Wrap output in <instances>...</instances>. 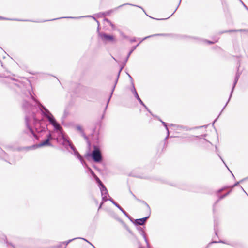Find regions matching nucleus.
<instances>
[{"mask_svg": "<svg viewBox=\"0 0 248 248\" xmlns=\"http://www.w3.org/2000/svg\"><path fill=\"white\" fill-rule=\"evenodd\" d=\"M84 17H93L97 23L98 26L99 25V21H97L96 18L91 16H83L81 17H66L65 18H79ZM98 35L100 40L105 43H113L116 41V39L115 36L110 34H108L104 32H101L99 31V27H98Z\"/></svg>", "mask_w": 248, "mask_h": 248, "instance_id": "obj_1", "label": "nucleus"}, {"mask_svg": "<svg viewBox=\"0 0 248 248\" xmlns=\"http://www.w3.org/2000/svg\"><path fill=\"white\" fill-rule=\"evenodd\" d=\"M92 156L95 162H99L102 160L101 152L97 147H94V150L92 152Z\"/></svg>", "mask_w": 248, "mask_h": 248, "instance_id": "obj_2", "label": "nucleus"}, {"mask_svg": "<svg viewBox=\"0 0 248 248\" xmlns=\"http://www.w3.org/2000/svg\"><path fill=\"white\" fill-rule=\"evenodd\" d=\"M51 138V136L50 134H49L47 136V139L45 141H43L41 142L40 144L38 145H34L32 146H30L28 147V149H35L38 147L44 146L46 145H48L51 146V143L50 142V140Z\"/></svg>", "mask_w": 248, "mask_h": 248, "instance_id": "obj_3", "label": "nucleus"}, {"mask_svg": "<svg viewBox=\"0 0 248 248\" xmlns=\"http://www.w3.org/2000/svg\"><path fill=\"white\" fill-rule=\"evenodd\" d=\"M155 35H151V36H147V37H146L145 38H144L143 39H142V40L140 39H138L137 40L135 39V38H133L131 40V42H137L138 41V43L135 45V46H138L140 44V43L144 40H145V39L146 38H148L149 37H150L151 36H155Z\"/></svg>", "mask_w": 248, "mask_h": 248, "instance_id": "obj_4", "label": "nucleus"}, {"mask_svg": "<svg viewBox=\"0 0 248 248\" xmlns=\"http://www.w3.org/2000/svg\"><path fill=\"white\" fill-rule=\"evenodd\" d=\"M148 217H149V216H147L146 217H143L141 219H136V222L138 224L142 225L144 224V223L146 221L147 218Z\"/></svg>", "mask_w": 248, "mask_h": 248, "instance_id": "obj_5", "label": "nucleus"}, {"mask_svg": "<svg viewBox=\"0 0 248 248\" xmlns=\"http://www.w3.org/2000/svg\"><path fill=\"white\" fill-rule=\"evenodd\" d=\"M248 30L247 29H239V30H228L225 31L224 32H248Z\"/></svg>", "mask_w": 248, "mask_h": 248, "instance_id": "obj_6", "label": "nucleus"}, {"mask_svg": "<svg viewBox=\"0 0 248 248\" xmlns=\"http://www.w3.org/2000/svg\"><path fill=\"white\" fill-rule=\"evenodd\" d=\"M49 121L52 124H53L55 122H56V120L53 117H48Z\"/></svg>", "mask_w": 248, "mask_h": 248, "instance_id": "obj_7", "label": "nucleus"}, {"mask_svg": "<svg viewBox=\"0 0 248 248\" xmlns=\"http://www.w3.org/2000/svg\"><path fill=\"white\" fill-rule=\"evenodd\" d=\"M105 21H106L107 23H108L110 25V26H111V27H112L113 29H114V27H114V24H113L112 23V22H111L109 20H108V19H105Z\"/></svg>", "mask_w": 248, "mask_h": 248, "instance_id": "obj_8", "label": "nucleus"}, {"mask_svg": "<svg viewBox=\"0 0 248 248\" xmlns=\"http://www.w3.org/2000/svg\"><path fill=\"white\" fill-rule=\"evenodd\" d=\"M52 125L57 129L60 128V124L57 122H55Z\"/></svg>", "mask_w": 248, "mask_h": 248, "instance_id": "obj_9", "label": "nucleus"}, {"mask_svg": "<svg viewBox=\"0 0 248 248\" xmlns=\"http://www.w3.org/2000/svg\"><path fill=\"white\" fill-rule=\"evenodd\" d=\"M97 182L103 187H104V185L102 184V183L101 182V181H100V180L97 177H96L95 178Z\"/></svg>", "mask_w": 248, "mask_h": 248, "instance_id": "obj_10", "label": "nucleus"}, {"mask_svg": "<svg viewBox=\"0 0 248 248\" xmlns=\"http://www.w3.org/2000/svg\"><path fill=\"white\" fill-rule=\"evenodd\" d=\"M145 205L146 208H147V209L148 210H149L150 208H149V205H148L147 203H145Z\"/></svg>", "mask_w": 248, "mask_h": 248, "instance_id": "obj_11", "label": "nucleus"}, {"mask_svg": "<svg viewBox=\"0 0 248 248\" xmlns=\"http://www.w3.org/2000/svg\"><path fill=\"white\" fill-rule=\"evenodd\" d=\"M163 143L164 144L163 147H164L165 145L166 144V139L164 140L163 141Z\"/></svg>", "mask_w": 248, "mask_h": 248, "instance_id": "obj_12", "label": "nucleus"}, {"mask_svg": "<svg viewBox=\"0 0 248 248\" xmlns=\"http://www.w3.org/2000/svg\"><path fill=\"white\" fill-rule=\"evenodd\" d=\"M105 205V203H102L99 207V209L101 208L102 206H104Z\"/></svg>", "mask_w": 248, "mask_h": 248, "instance_id": "obj_13", "label": "nucleus"}, {"mask_svg": "<svg viewBox=\"0 0 248 248\" xmlns=\"http://www.w3.org/2000/svg\"><path fill=\"white\" fill-rule=\"evenodd\" d=\"M206 42H207L206 45H211V44H213V42H211V41H206Z\"/></svg>", "mask_w": 248, "mask_h": 248, "instance_id": "obj_14", "label": "nucleus"}, {"mask_svg": "<svg viewBox=\"0 0 248 248\" xmlns=\"http://www.w3.org/2000/svg\"><path fill=\"white\" fill-rule=\"evenodd\" d=\"M128 4H129V5L130 4L126 3V4H122V5H121L119 6V7H118L117 8H116V9H118V8H120V7H122V6H124V5H128Z\"/></svg>", "mask_w": 248, "mask_h": 248, "instance_id": "obj_15", "label": "nucleus"}, {"mask_svg": "<svg viewBox=\"0 0 248 248\" xmlns=\"http://www.w3.org/2000/svg\"><path fill=\"white\" fill-rule=\"evenodd\" d=\"M241 2L242 3L243 5L244 6V7L246 8V9L248 10V8L245 5V4L241 1Z\"/></svg>", "mask_w": 248, "mask_h": 248, "instance_id": "obj_16", "label": "nucleus"}, {"mask_svg": "<svg viewBox=\"0 0 248 248\" xmlns=\"http://www.w3.org/2000/svg\"><path fill=\"white\" fill-rule=\"evenodd\" d=\"M241 2L242 3L243 5L244 6V7L246 8V9L248 10V8L245 5V4L241 1Z\"/></svg>", "mask_w": 248, "mask_h": 248, "instance_id": "obj_17", "label": "nucleus"}, {"mask_svg": "<svg viewBox=\"0 0 248 248\" xmlns=\"http://www.w3.org/2000/svg\"><path fill=\"white\" fill-rule=\"evenodd\" d=\"M130 5H132V4H130ZM132 6H137L136 5H132ZM138 6V7H139V8H141V7H140V6Z\"/></svg>", "mask_w": 248, "mask_h": 248, "instance_id": "obj_18", "label": "nucleus"}, {"mask_svg": "<svg viewBox=\"0 0 248 248\" xmlns=\"http://www.w3.org/2000/svg\"><path fill=\"white\" fill-rule=\"evenodd\" d=\"M130 5H132V4H130ZM132 6H137L136 5H132ZM138 6V7H139V8H141V7H140V6Z\"/></svg>", "mask_w": 248, "mask_h": 248, "instance_id": "obj_19", "label": "nucleus"}, {"mask_svg": "<svg viewBox=\"0 0 248 248\" xmlns=\"http://www.w3.org/2000/svg\"><path fill=\"white\" fill-rule=\"evenodd\" d=\"M130 5H132V4H130ZM132 6H137L136 5H132ZM138 6V7H139V8H141V7H140V6Z\"/></svg>", "mask_w": 248, "mask_h": 248, "instance_id": "obj_20", "label": "nucleus"}, {"mask_svg": "<svg viewBox=\"0 0 248 248\" xmlns=\"http://www.w3.org/2000/svg\"><path fill=\"white\" fill-rule=\"evenodd\" d=\"M33 136H34L35 138H37V135H35V134H33Z\"/></svg>", "mask_w": 248, "mask_h": 248, "instance_id": "obj_21", "label": "nucleus"}, {"mask_svg": "<svg viewBox=\"0 0 248 248\" xmlns=\"http://www.w3.org/2000/svg\"><path fill=\"white\" fill-rule=\"evenodd\" d=\"M0 19H7V18H2V17H0Z\"/></svg>", "mask_w": 248, "mask_h": 248, "instance_id": "obj_22", "label": "nucleus"}, {"mask_svg": "<svg viewBox=\"0 0 248 248\" xmlns=\"http://www.w3.org/2000/svg\"><path fill=\"white\" fill-rule=\"evenodd\" d=\"M181 0H180V1H179V5H178V6L180 5V3H181Z\"/></svg>", "mask_w": 248, "mask_h": 248, "instance_id": "obj_23", "label": "nucleus"}, {"mask_svg": "<svg viewBox=\"0 0 248 248\" xmlns=\"http://www.w3.org/2000/svg\"><path fill=\"white\" fill-rule=\"evenodd\" d=\"M178 7V6L177 7V8L175 9V10L174 12L177 10V9Z\"/></svg>", "mask_w": 248, "mask_h": 248, "instance_id": "obj_24", "label": "nucleus"}, {"mask_svg": "<svg viewBox=\"0 0 248 248\" xmlns=\"http://www.w3.org/2000/svg\"><path fill=\"white\" fill-rule=\"evenodd\" d=\"M138 98H139V100L142 103L141 100H140V99L139 97H138Z\"/></svg>", "mask_w": 248, "mask_h": 248, "instance_id": "obj_25", "label": "nucleus"}, {"mask_svg": "<svg viewBox=\"0 0 248 248\" xmlns=\"http://www.w3.org/2000/svg\"><path fill=\"white\" fill-rule=\"evenodd\" d=\"M109 203L110 204V205L111 206H112V204H111V203H110V202H109Z\"/></svg>", "mask_w": 248, "mask_h": 248, "instance_id": "obj_26", "label": "nucleus"}, {"mask_svg": "<svg viewBox=\"0 0 248 248\" xmlns=\"http://www.w3.org/2000/svg\"><path fill=\"white\" fill-rule=\"evenodd\" d=\"M78 130L80 129V127H78Z\"/></svg>", "mask_w": 248, "mask_h": 248, "instance_id": "obj_27", "label": "nucleus"}, {"mask_svg": "<svg viewBox=\"0 0 248 248\" xmlns=\"http://www.w3.org/2000/svg\"><path fill=\"white\" fill-rule=\"evenodd\" d=\"M228 193L226 194L224 196H225L226 195H227Z\"/></svg>", "mask_w": 248, "mask_h": 248, "instance_id": "obj_28", "label": "nucleus"}, {"mask_svg": "<svg viewBox=\"0 0 248 248\" xmlns=\"http://www.w3.org/2000/svg\"><path fill=\"white\" fill-rule=\"evenodd\" d=\"M142 248V247H139V248Z\"/></svg>", "mask_w": 248, "mask_h": 248, "instance_id": "obj_29", "label": "nucleus"}]
</instances>
